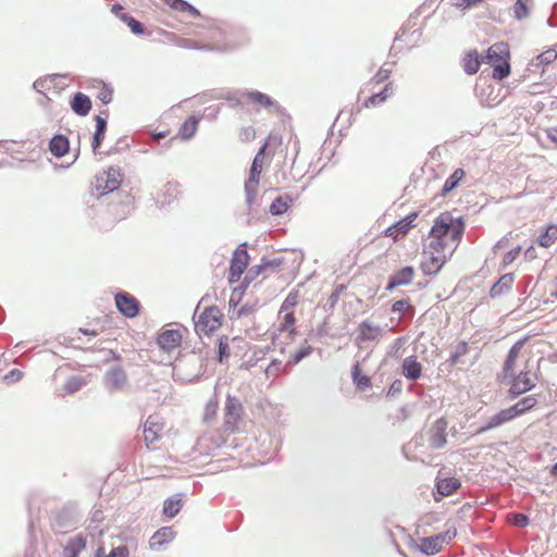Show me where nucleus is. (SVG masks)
I'll return each mask as SVG.
<instances>
[{
    "instance_id": "obj_28",
    "label": "nucleus",
    "mask_w": 557,
    "mask_h": 557,
    "mask_svg": "<svg viewBox=\"0 0 557 557\" xmlns=\"http://www.w3.org/2000/svg\"><path fill=\"white\" fill-rule=\"evenodd\" d=\"M259 181L260 180L248 177V180L245 182V202L249 209H251V207L256 203Z\"/></svg>"
},
{
    "instance_id": "obj_60",
    "label": "nucleus",
    "mask_w": 557,
    "mask_h": 557,
    "mask_svg": "<svg viewBox=\"0 0 557 557\" xmlns=\"http://www.w3.org/2000/svg\"><path fill=\"white\" fill-rule=\"evenodd\" d=\"M403 391V382L400 380H395L392 385L389 386V389H388V395L389 396H395V395H398L400 394Z\"/></svg>"
},
{
    "instance_id": "obj_63",
    "label": "nucleus",
    "mask_w": 557,
    "mask_h": 557,
    "mask_svg": "<svg viewBox=\"0 0 557 557\" xmlns=\"http://www.w3.org/2000/svg\"><path fill=\"white\" fill-rule=\"evenodd\" d=\"M177 187H178V186H177V184H175V183H168V184L164 186V188H165L166 193H169V194H170V196H172V197H175V196H176V194H177Z\"/></svg>"
},
{
    "instance_id": "obj_19",
    "label": "nucleus",
    "mask_w": 557,
    "mask_h": 557,
    "mask_svg": "<svg viewBox=\"0 0 557 557\" xmlns=\"http://www.w3.org/2000/svg\"><path fill=\"white\" fill-rule=\"evenodd\" d=\"M413 278V269L412 267H405L393 274L389 278V282L386 286L387 290H392L397 286L407 285Z\"/></svg>"
},
{
    "instance_id": "obj_31",
    "label": "nucleus",
    "mask_w": 557,
    "mask_h": 557,
    "mask_svg": "<svg viewBox=\"0 0 557 557\" xmlns=\"http://www.w3.org/2000/svg\"><path fill=\"white\" fill-rule=\"evenodd\" d=\"M267 147H268V141H265L260 147L257 154L255 156L251 166H250V171H249L250 178L260 180V174H261V169H262V163H263V156H264Z\"/></svg>"
},
{
    "instance_id": "obj_25",
    "label": "nucleus",
    "mask_w": 557,
    "mask_h": 557,
    "mask_svg": "<svg viewBox=\"0 0 557 557\" xmlns=\"http://www.w3.org/2000/svg\"><path fill=\"white\" fill-rule=\"evenodd\" d=\"M443 545L438 541V536L433 535L429 537H423L420 540L418 544V549L425 555H434L442 549Z\"/></svg>"
},
{
    "instance_id": "obj_11",
    "label": "nucleus",
    "mask_w": 557,
    "mask_h": 557,
    "mask_svg": "<svg viewBox=\"0 0 557 557\" xmlns=\"http://www.w3.org/2000/svg\"><path fill=\"white\" fill-rule=\"evenodd\" d=\"M447 421L444 418L437 419L430 428L429 443L430 446L440 449L447 443Z\"/></svg>"
},
{
    "instance_id": "obj_14",
    "label": "nucleus",
    "mask_w": 557,
    "mask_h": 557,
    "mask_svg": "<svg viewBox=\"0 0 557 557\" xmlns=\"http://www.w3.org/2000/svg\"><path fill=\"white\" fill-rule=\"evenodd\" d=\"M181 343L182 333L178 330H164L158 337V345L168 352L176 349Z\"/></svg>"
},
{
    "instance_id": "obj_17",
    "label": "nucleus",
    "mask_w": 557,
    "mask_h": 557,
    "mask_svg": "<svg viewBox=\"0 0 557 557\" xmlns=\"http://www.w3.org/2000/svg\"><path fill=\"white\" fill-rule=\"evenodd\" d=\"M174 537V530L171 527H163L151 536L149 541L150 548L159 549L164 544L172 542Z\"/></svg>"
},
{
    "instance_id": "obj_7",
    "label": "nucleus",
    "mask_w": 557,
    "mask_h": 557,
    "mask_svg": "<svg viewBox=\"0 0 557 557\" xmlns=\"http://www.w3.org/2000/svg\"><path fill=\"white\" fill-rule=\"evenodd\" d=\"M243 406L234 396H227L225 403L224 429L228 432H235L242 418Z\"/></svg>"
},
{
    "instance_id": "obj_64",
    "label": "nucleus",
    "mask_w": 557,
    "mask_h": 557,
    "mask_svg": "<svg viewBox=\"0 0 557 557\" xmlns=\"http://www.w3.org/2000/svg\"><path fill=\"white\" fill-rule=\"evenodd\" d=\"M548 138L557 145V128H553L548 132Z\"/></svg>"
},
{
    "instance_id": "obj_6",
    "label": "nucleus",
    "mask_w": 557,
    "mask_h": 557,
    "mask_svg": "<svg viewBox=\"0 0 557 557\" xmlns=\"http://www.w3.org/2000/svg\"><path fill=\"white\" fill-rule=\"evenodd\" d=\"M121 184V173L115 168H110L96 178L95 187L99 195H106L116 190Z\"/></svg>"
},
{
    "instance_id": "obj_38",
    "label": "nucleus",
    "mask_w": 557,
    "mask_h": 557,
    "mask_svg": "<svg viewBox=\"0 0 557 557\" xmlns=\"http://www.w3.org/2000/svg\"><path fill=\"white\" fill-rule=\"evenodd\" d=\"M96 557H129V550L126 545H120L111 549L109 554L104 553L102 547L98 548Z\"/></svg>"
},
{
    "instance_id": "obj_34",
    "label": "nucleus",
    "mask_w": 557,
    "mask_h": 557,
    "mask_svg": "<svg viewBox=\"0 0 557 557\" xmlns=\"http://www.w3.org/2000/svg\"><path fill=\"white\" fill-rule=\"evenodd\" d=\"M181 508L182 498L178 497V495H175L174 497H170L164 500L163 513L169 518H173L180 512Z\"/></svg>"
},
{
    "instance_id": "obj_24",
    "label": "nucleus",
    "mask_w": 557,
    "mask_h": 557,
    "mask_svg": "<svg viewBox=\"0 0 557 557\" xmlns=\"http://www.w3.org/2000/svg\"><path fill=\"white\" fill-rule=\"evenodd\" d=\"M537 404V398L534 395H530L527 397H523L515 405L510 406L509 409L513 416V418H517L519 416L524 414L532 408H534Z\"/></svg>"
},
{
    "instance_id": "obj_15",
    "label": "nucleus",
    "mask_w": 557,
    "mask_h": 557,
    "mask_svg": "<svg viewBox=\"0 0 557 557\" xmlns=\"http://www.w3.org/2000/svg\"><path fill=\"white\" fill-rule=\"evenodd\" d=\"M417 216L418 213L416 212L408 214L406 218L397 221L395 224L389 226L385 231V235L394 237L395 239H397L399 236H405L408 233V231L413 226V222L417 219Z\"/></svg>"
},
{
    "instance_id": "obj_12",
    "label": "nucleus",
    "mask_w": 557,
    "mask_h": 557,
    "mask_svg": "<svg viewBox=\"0 0 557 557\" xmlns=\"http://www.w3.org/2000/svg\"><path fill=\"white\" fill-rule=\"evenodd\" d=\"M163 424L157 416H149L144 424V440L148 448H150L161 437Z\"/></svg>"
},
{
    "instance_id": "obj_20",
    "label": "nucleus",
    "mask_w": 557,
    "mask_h": 557,
    "mask_svg": "<svg viewBox=\"0 0 557 557\" xmlns=\"http://www.w3.org/2000/svg\"><path fill=\"white\" fill-rule=\"evenodd\" d=\"M71 109L79 116H86L91 109V100L83 92H76L71 100Z\"/></svg>"
},
{
    "instance_id": "obj_1",
    "label": "nucleus",
    "mask_w": 557,
    "mask_h": 557,
    "mask_svg": "<svg viewBox=\"0 0 557 557\" xmlns=\"http://www.w3.org/2000/svg\"><path fill=\"white\" fill-rule=\"evenodd\" d=\"M463 231L462 220L453 218L448 212L436 218L422 252L421 268L424 274L432 275L442 269L457 249Z\"/></svg>"
},
{
    "instance_id": "obj_48",
    "label": "nucleus",
    "mask_w": 557,
    "mask_h": 557,
    "mask_svg": "<svg viewBox=\"0 0 557 557\" xmlns=\"http://www.w3.org/2000/svg\"><path fill=\"white\" fill-rule=\"evenodd\" d=\"M260 274H263L264 276H267V275H265V272H264V270H263V267H262V264H261V263H260V264H257V265L251 267V268L247 271V273H246V275H245V282L248 284L249 282H251V281H253L255 278H257Z\"/></svg>"
},
{
    "instance_id": "obj_33",
    "label": "nucleus",
    "mask_w": 557,
    "mask_h": 557,
    "mask_svg": "<svg viewBox=\"0 0 557 557\" xmlns=\"http://www.w3.org/2000/svg\"><path fill=\"white\" fill-rule=\"evenodd\" d=\"M465 171L462 169H456L445 181L443 185V195H446L454 190L461 180L465 177Z\"/></svg>"
},
{
    "instance_id": "obj_22",
    "label": "nucleus",
    "mask_w": 557,
    "mask_h": 557,
    "mask_svg": "<svg viewBox=\"0 0 557 557\" xmlns=\"http://www.w3.org/2000/svg\"><path fill=\"white\" fill-rule=\"evenodd\" d=\"M86 547V539L78 534L69 540L63 548V557H78L79 553Z\"/></svg>"
},
{
    "instance_id": "obj_41",
    "label": "nucleus",
    "mask_w": 557,
    "mask_h": 557,
    "mask_svg": "<svg viewBox=\"0 0 557 557\" xmlns=\"http://www.w3.org/2000/svg\"><path fill=\"white\" fill-rule=\"evenodd\" d=\"M312 351L313 348L310 345L305 344L290 357L288 363L295 366L298 362H300L304 358L308 357Z\"/></svg>"
},
{
    "instance_id": "obj_10",
    "label": "nucleus",
    "mask_w": 557,
    "mask_h": 557,
    "mask_svg": "<svg viewBox=\"0 0 557 557\" xmlns=\"http://www.w3.org/2000/svg\"><path fill=\"white\" fill-rule=\"evenodd\" d=\"M115 306L126 318H135L139 312L138 300L128 293L116 294Z\"/></svg>"
},
{
    "instance_id": "obj_3",
    "label": "nucleus",
    "mask_w": 557,
    "mask_h": 557,
    "mask_svg": "<svg viewBox=\"0 0 557 557\" xmlns=\"http://www.w3.org/2000/svg\"><path fill=\"white\" fill-rule=\"evenodd\" d=\"M222 314L216 307L206 308L195 320L198 334H210L221 326Z\"/></svg>"
},
{
    "instance_id": "obj_45",
    "label": "nucleus",
    "mask_w": 557,
    "mask_h": 557,
    "mask_svg": "<svg viewBox=\"0 0 557 557\" xmlns=\"http://www.w3.org/2000/svg\"><path fill=\"white\" fill-rule=\"evenodd\" d=\"M557 59V52L555 49H548L536 57L537 64L548 65Z\"/></svg>"
},
{
    "instance_id": "obj_36",
    "label": "nucleus",
    "mask_w": 557,
    "mask_h": 557,
    "mask_svg": "<svg viewBox=\"0 0 557 557\" xmlns=\"http://www.w3.org/2000/svg\"><path fill=\"white\" fill-rule=\"evenodd\" d=\"M557 239V226L549 225L546 231L540 235L537 243L542 247H549Z\"/></svg>"
},
{
    "instance_id": "obj_52",
    "label": "nucleus",
    "mask_w": 557,
    "mask_h": 557,
    "mask_svg": "<svg viewBox=\"0 0 557 557\" xmlns=\"http://www.w3.org/2000/svg\"><path fill=\"white\" fill-rule=\"evenodd\" d=\"M22 377L23 372L18 369H13L3 376V380L7 384H12L18 382Z\"/></svg>"
},
{
    "instance_id": "obj_5",
    "label": "nucleus",
    "mask_w": 557,
    "mask_h": 557,
    "mask_svg": "<svg viewBox=\"0 0 557 557\" xmlns=\"http://www.w3.org/2000/svg\"><path fill=\"white\" fill-rule=\"evenodd\" d=\"M249 256L246 243L240 244L233 252L228 269V281L235 283L239 281L242 274L247 268Z\"/></svg>"
},
{
    "instance_id": "obj_29",
    "label": "nucleus",
    "mask_w": 557,
    "mask_h": 557,
    "mask_svg": "<svg viewBox=\"0 0 557 557\" xmlns=\"http://www.w3.org/2000/svg\"><path fill=\"white\" fill-rule=\"evenodd\" d=\"M95 120H96V132L94 134V139H92L91 146H92L94 152L97 153V150L104 138V133L107 129V120L100 115H96Z\"/></svg>"
},
{
    "instance_id": "obj_30",
    "label": "nucleus",
    "mask_w": 557,
    "mask_h": 557,
    "mask_svg": "<svg viewBox=\"0 0 557 557\" xmlns=\"http://www.w3.org/2000/svg\"><path fill=\"white\" fill-rule=\"evenodd\" d=\"M394 92L393 85L391 83L386 84L384 89L380 92L373 94L371 97H369L366 102L364 107H375L381 103H383L389 96H392Z\"/></svg>"
},
{
    "instance_id": "obj_26",
    "label": "nucleus",
    "mask_w": 557,
    "mask_h": 557,
    "mask_svg": "<svg viewBox=\"0 0 557 557\" xmlns=\"http://www.w3.org/2000/svg\"><path fill=\"white\" fill-rule=\"evenodd\" d=\"M70 148L69 139L62 135H55L52 137L49 144L51 153L55 157H63Z\"/></svg>"
},
{
    "instance_id": "obj_9",
    "label": "nucleus",
    "mask_w": 557,
    "mask_h": 557,
    "mask_svg": "<svg viewBox=\"0 0 557 557\" xmlns=\"http://www.w3.org/2000/svg\"><path fill=\"white\" fill-rule=\"evenodd\" d=\"M358 335L356 337V342L360 345L363 342H374L379 341L383 334L384 329L377 324H374L373 322H370L368 320L362 321L358 325Z\"/></svg>"
},
{
    "instance_id": "obj_35",
    "label": "nucleus",
    "mask_w": 557,
    "mask_h": 557,
    "mask_svg": "<svg viewBox=\"0 0 557 557\" xmlns=\"http://www.w3.org/2000/svg\"><path fill=\"white\" fill-rule=\"evenodd\" d=\"M352 374V381L356 384L357 388L360 391H366L371 386V380L367 375L360 374V367L359 363H356L351 371Z\"/></svg>"
},
{
    "instance_id": "obj_13",
    "label": "nucleus",
    "mask_w": 557,
    "mask_h": 557,
    "mask_svg": "<svg viewBox=\"0 0 557 557\" xmlns=\"http://www.w3.org/2000/svg\"><path fill=\"white\" fill-rule=\"evenodd\" d=\"M515 418L509 408L503 409L499 412L486 418L484 423L478 429L476 433H485L490 430L499 428L500 425L512 421Z\"/></svg>"
},
{
    "instance_id": "obj_47",
    "label": "nucleus",
    "mask_w": 557,
    "mask_h": 557,
    "mask_svg": "<svg viewBox=\"0 0 557 557\" xmlns=\"http://www.w3.org/2000/svg\"><path fill=\"white\" fill-rule=\"evenodd\" d=\"M392 311L393 312L410 311L413 314L414 308L410 305L408 299H400L393 304Z\"/></svg>"
},
{
    "instance_id": "obj_40",
    "label": "nucleus",
    "mask_w": 557,
    "mask_h": 557,
    "mask_svg": "<svg viewBox=\"0 0 557 557\" xmlns=\"http://www.w3.org/2000/svg\"><path fill=\"white\" fill-rule=\"evenodd\" d=\"M85 385H86V380L83 376L74 375V376H71L70 379H67L64 387L69 394H73V393L79 391Z\"/></svg>"
},
{
    "instance_id": "obj_43",
    "label": "nucleus",
    "mask_w": 557,
    "mask_h": 557,
    "mask_svg": "<svg viewBox=\"0 0 557 557\" xmlns=\"http://www.w3.org/2000/svg\"><path fill=\"white\" fill-rule=\"evenodd\" d=\"M529 0H517L513 7L515 16L517 20H523L529 15L528 8Z\"/></svg>"
},
{
    "instance_id": "obj_16",
    "label": "nucleus",
    "mask_w": 557,
    "mask_h": 557,
    "mask_svg": "<svg viewBox=\"0 0 557 557\" xmlns=\"http://www.w3.org/2000/svg\"><path fill=\"white\" fill-rule=\"evenodd\" d=\"M401 373L406 379L416 381L422 374V366L414 356L407 357L403 361Z\"/></svg>"
},
{
    "instance_id": "obj_44",
    "label": "nucleus",
    "mask_w": 557,
    "mask_h": 557,
    "mask_svg": "<svg viewBox=\"0 0 557 557\" xmlns=\"http://www.w3.org/2000/svg\"><path fill=\"white\" fill-rule=\"evenodd\" d=\"M288 209V205L285 200H283L281 197H277L273 200V202L270 206V212L273 215H281L285 213Z\"/></svg>"
},
{
    "instance_id": "obj_23",
    "label": "nucleus",
    "mask_w": 557,
    "mask_h": 557,
    "mask_svg": "<svg viewBox=\"0 0 557 557\" xmlns=\"http://www.w3.org/2000/svg\"><path fill=\"white\" fill-rule=\"evenodd\" d=\"M482 62H484V58H480L476 50L469 51L462 59L463 71L469 75H473L479 71Z\"/></svg>"
},
{
    "instance_id": "obj_61",
    "label": "nucleus",
    "mask_w": 557,
    "mask_h": 557,
    "mask_svg": "<svg viewBox=\"0 0 557 557\" xmlns=\"http://www.w3.org/2000/svg\"><path fill=\"white\" fill-rule=\"evenodd\" d=\"M280 367L281 362L277 360H273L265 369V373L269 375H275L280 371Z\"/></svg>"
},
{
    "instance_id": "obj_37",
    "label": "nucleus",
    "mask_w": 557,
    "mask_h": 557,
    "mask_svg": "<svg viewBox=\"0 0 557 557\" xmlns=\"http://www.w3.org/2000/svg\"><path fill=\"white\" fill-rule=\"evenodd\" d=\"M198 120L194 116L186 120L180 128V135L184 139H189L197 131Z\"/></svg>"
},
{
    "instance_id": "obj_58",
    "label": "nucleus",
    "mask_w": 557,
    "mask_h": 557,
    "mask_svg": "<svg viewBox=\"0 0 557 557\" xmlns=\"http://www.w3.org/2000/svg\"><path fill=\"white\" fill-rule=\"evenodd\" d=\"M228 355V344L221 339L219 343V362L223 363Z\"/></svg>"
},
{
    "instance_id": "obj_50",
    "label": "nucleus",
    "mask_w": 557,
    "mask_h": 557,
    "mask_svg": "<svg viewBox=\"0 0 557 557\" xmlns=\"http://www.w3.org/2000/svg\"><path fill=\"white\" fill-rule=\"evenodd\" d=\"M166 4L178 12H186L190 4L185 0H166Z\"/></svg>"
},
{
    "instance_id": "obj_62",
    "label": "nucleus",
    "mask_w": 557,
    "mask_h": 557,
    "mask_svg": "<svg viewBox=\"0 0 557 557\" xmlns=\"http://www.w3.org/2000/svg\"><path fill=\"white\" fill-rule=\"evenodd\" d=\"M404 337L396 338L391 346L392 352L396 354L404 346Z\"/></svg>"
},
{
    "instance_id": "obj_59",
    "label": "nucleus",
    "mask_w": 557,
    "mask_h": 557,
    "mask_svg": "<svg viewBox=\"0 0 557 557\" xmlns=\"http://www.w3.org/2000/svg\"><path fill=\"white\" fill-rule=\"evenodd\" d=\"M255 136H256V132L252 127L243 128L239 134L242 141H250L255 138Z\"/></svg>"
},
{
    "instance_id": "obj_2",
    "label": "nucleus",
    "mask_w": 557,
    "mask_h": 557,
    "mask_svg": "<svg viewBox=\"0 0 557 557\" xmlns=\"http://www.w3.org/2000/svg\"><path fill=\"white\" fill-rule=\"evenodd\" d=\"M509 57V47L506 42H496L488 48L484 62L493 67L494 79L503 81L510 74Z\"/></svg>"
},
{
    "instance_id": "obj_49",
    "label": "nucleus",
    "mask_w": 557,
    "mask_h": 557,
    "mask_svg": "<svg viewBox=\"0 0 557 557\" xmlns=\"http://www.w3.org/2000/svg\"><path fill=\"white\" fill-rule=\"evenodd\" d=\"M112 94L113 90L111 87H109L108 85H102L97 97L102 103L108 104L112 101Z\"/></svg>"
},
{
    "instance_id": "obj_57",
    "label": "nucleus",
    "mask_w": 557,
    "mask_h": 557,
    "mask_svg": "<svg viewBox=\"0 0 557 557\" xmlns=\"http://www.w3.org/2000/svg\"><path fill=\"white\" fill-rule=\"evenodd\" d=\"M483 0H455L454 5L458 9L466 10L470 7L476 5Z\"/></svg>"
},
{
    "instance_id": "obj_51",
    "label": "nucleus",
    "mask_w": 557,
    "mask_h": 557,
    "mask_svg": "<svg viewBox=\"0 0 557 557\" xmlns=\"http://www.w3.org/2000/svg\"><path fill=\"white\" fill-rule=\"evenodd\" d=\"M520 252H521L520 246H517L513 249H511L510 251H508L503 258V265L507 267V265L511 264L518 258Z\"/></svg>"
},
{
    "instance_id": "obj_18",
    "label": "nucleus",
    "mask_w": 557,
    "mask_h": 557,
    "mask_svg": "<svg viewBox=\"0 0 557 557\" xmlns=\"http://www.w3.org/2000/svg\"><path fill=\"white\" fill-rule=\"evenodd\" d=\"M522 345H523L522 342H517L510 348V350L507 355V358L505 360L504 368H503L504 380H506V379L510 380L513 376V374L516 373L513 371V366H515V363L518 359V356L522 349Z\"/></svg>"
},
{
    "instance_id": "obj_46",
    "label": "nucleus",
    "mask_w": 557,
    "mask_h": 557,
    "mask_svg": "<svg viewBox=\"0 0 557 557\" xmlns=\"http://www.w3.org/2000/svg\"><path fill=\"white\" fill-rule=\"evenodd\" d=\"M261 264L263 267V270L265 272V275L275 272L282 264V260L278 258L265 260L262 259Z\"/></svg>"
},
{
    "instance_id": "obj_21",
    "label": "nucleus",
    "mask_w": 557,
    "mask_h": 557,
    "mask_svg": "<svg viewBox=\"0 0 557 557\" xmlns=\"http://www.w3.org/2000/svg\"><path fill=\"white\" fill-rule=\"evenodd\" d=\"M515 282L512 273H506L492 286L490 295L492 298L499 297L506 292L510 290Z\"/></svg>"
},
{
    "instance_id": "obj_39",
    "label": "nucleus",
    "mask_w": 557,
    "mask_h": 557,
    "mask_svg": "<svg viewBox=\"0 0 557 557\" xmlns=\"http://www.w3.org/2000/svg\"><path fill=\"white\" fill-rule=\"evenodd\" d=\"M296 319L293 312H286L283 317V321L280 325L281 332H287L289 336H294L296 333L295 329Z\"/></svg>"
},
{
    "instance_id": "obj_32",
    "label": "nucleus",
    "mask_w": 557,
    "mask_h": 557,
    "mask_svg": "<svg viewBox=\"0 0 557 557\" xmlns=\"http://www.w3.org/2000/svg\"><path fill=\"white\" fill-rule=\"evenodd\" d=\"M460 487V482L456 478H446L440 480L436 484L437 492L442 496H448Z\"/></svg>"
},
{
    "instance_id": "obj_55",
    "label": "nucleus",
    "mask_w": 557,
    "mask_h": 557,
    "mask_svg": "<svg viewBox=\"0 0 557 557\" xmlns=\"http://www.w3.org/2000/svg\"><path fill=\"white\" fill-rule=\"evenodd\" d=\"M512 523L517 527L524 528L530 523V519L524 513H515L512 516Z\"/></svg>"
},
{
    "instance_id": "obj_54",
    "label": "nucleus",
    "mask_w": 557,
    "mask_h": 557,
    "mask_svg": "<svg viewBox=\"0 0 557 557\" xmlns=\"http://www.w3.org/2000/svg\"><path fill=\"white\" fill-rule=\"evenodd\" d=\"M392 71H393L392 65H389L388 67L382 66L379 70V72L375 74L374 79L376 81V83H382L389 77Z\"/></svg>"
},
{
    "instance_id": "obj_42",
    "label": "nucleus",
    "mask_w": 557,
    "mask_h": 557,
    "mask_svg": "<svg viewBox=\"0 0 557 557\" xmlns=\"http://www.w3.org/2000/svg\"><path fill=\"white\" fill-rule=\"evenodd\" d=\"M299 301V292L298 290H292L288 293L287 297L283 301L281 306L280 312H284L289 310L290 308H294Z\"/></svg>"
},
{
    "instance_id": "obj_56",
    "label": "nucleus",
    "mask_w": 557,
    "mask_h": 557,
    "mask_svg": "<svg viewBox=\"0 0 557 557\" xmlns=\"http://www.w3.org/2000/svg\"><path fill=\"white\" fill-rule=\"evenodd\" d=\"M438 536V541L444 544H448L455 536H456V530H447L443 533L436 534Z\"/></svg>"
},
{
    "instance_id": "obj_8",
    "label": "nucleus",
    "mask_w": 557,
    "mask_h": 557,
    "mask_svg": "<svg viewBox=\"0 0 557 557\" xmlns=\"http://www.w3.org/2000/svg\"><path fill=\"white\" fill-rule=\"evenodd\" d=\"M103 382L109 392L122 391L127 385V375L120 366H114L106 372Z\"/></svg>"
},
{
    "instance_id": "obj_4",
    "label": "nucleus",
    "mask_w": 557,
    "mask_h": 557,
    "mask_svg": "<svg viewBox=\"0 0 557 557\" xmlns=\"http://www.w3.org/2000/svg\"><path fill=\"white\" fill-rule=\"evenodd\" d=\"M536 380V374L532 373L530 370H522L518 374L515 373L509 380V396L511 398H517L521 394L531 391L535 386Z\"/></svg>"
},
{
    "instance_id": "obj_53",
    "label": "nucleus",
    "mask_w": 557,
    "mask_h": 557,
    "mask_svg": "<svg viewBox=\"0 0 557 557\" xmlns=\"http://www.w3.org/2000/svg\"><path fill=\"white\" fill-rule=\"evenodd\" d=\"M126 24L131 28L132 33H134L135 35H141L145 33L143 24L135 20L133 16L128 18V22Z\"/></svg>"
},
{
    "instance_id": "obj_27",
    "label": "nucleus",
    "mask_w": 557,
    "mask_h": 557,
    "mask_svg": "<svg viewBox=\"0 0 557 557\" xmlns=\"http://www.w3.org/2000/svg\"><path fill=\"white\" fill-rule=\"evenodd\" d=\"M242 97L246 98L247 100H249L258 107L268 108L275 106L274 101L268 95L262 94L260 91H245L242 94Z\"/></svg>"
}]
</instances>
